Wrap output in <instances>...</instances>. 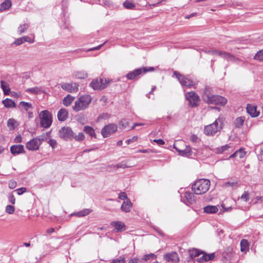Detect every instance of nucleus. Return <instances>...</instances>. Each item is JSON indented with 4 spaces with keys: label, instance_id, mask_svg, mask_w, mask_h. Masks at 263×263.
Instances as JSON below:
<instances>
[{
    "label": "nucleus",
    "instance_id": "nucleus-63",
    "mask_svg": "<svg viewBox=\"0 0 263 263\" xmlns=\"http://www.w3.org/2000/svg\"><path fill=\"white\" fill-rule=\"evenodd\" d=\"M54 229L52 228H50L47 230V233H48V234H51L53 232H54Z\"/></svg>",
    "mask_w": 263,
    "mask_h": 263
},
{
    "label": "nucleus",
    "instance_id": "nucleus-19",
    "mask_svg": "<svg viewBox=\"0 0 263 263\" xmlns=\"http://www.w3.org/2000/svg\"><path fill=\"white\" fill-rule=\"evenodd\" d=\"M111 225L115 228V230L117 232H123L126 230V226L122 221H112L111 222Z\"/></svg>",
    "mask_w": 263,
    "mask_h": 263
},
{
    "label": "nucleus",
    "instance_id": "nucleus-12",
    "mask_svg": "<svg viewBox=\"0 0 263 263\" xmlns=\"http://www.w3.org/2000/svg\"><path fill=\"white\" fill-rule=\"evenodd\" d=\"M187 100L189 102V104L191 107L197 106L199 102V96L193 91H191L185 95Z\"/></svg>",
    "mask_w": 263,
    "mask_h": 263
},
{
    "label": "nucleus",
    "instance_id": "nucleus-38",
    "mask_svg": "<svg viewBox=\"0 0 263 263\" xmlns=\"http://www.w3.org/2000/svg\"><path fill=\"white\" fill-rule=\"evenodd\" d=\"M254 60L259 62L263 61V49L257 51L255 54Z\"/></svg>",
    "mask_w": 263,
    "mask_h": 263
},
{
    "label": "nucleus",
    "instance_id": "nucleus-50",
    "mask_svg": "<svg viewBox=\"0 0 263 263\" xmlns=\"http://www.w3.org/2000/svg\"><path fill=\"white\" fill-rule=\"evenodd\" d=\"M137 140H138V137L134 136L132 138L126 140L125 141V143L127 144H129L130 143L136 142Z\"/></svg>",
    "mask_w": 263,
    "mask_h": 263
},
{
    "label": "nucleus",
    "instance_id": "nucleus-32",
    "mask_svg": "<svg viewBox=\"0 0 263 263\" xmlns=\"http://www.w3.org/2000/svg\"><path fill=\"white\" fill-rule=\"evenodd\" d=\"M74 97L70 95H68L66 97H65L63 100V103L64 105L66 106H69L71 103L73 102V101L74 99Z\"/></svg>",
    "mask_w": 263,
    "mask_h": 263
},
{
    "label": "nucleus",
    "instance_id": "nucleus-1",
    "mask_svg": "<svg viewBox=\"0 0 263 263\" xmlns=\"http://www.w3.org/2000/svg\"><path fill=\"white\" fill-rule=\"evenodd\" d=\"M210 181L208 179H200L197 180L192 185V189L197 195L205 193L209 189Z\"/></svg>",
    "mask_w": 263,
    "mask_h": 263
},
{
    "label": "nucleus",
    "instance_id": "nucleus-47",
    "mask_svg": "<svg viewBox=\"0 0 263 263\" xmlns=\"http://www.w3.org/2000/svg\"><path fill=\"white\" fill-rule=\"evenodd\" d=\"M15 208L14 206L11 205H8L6 208V212L8 214H12L14 212Z\"/></svg>",
    "mask_w": 263,
    "mask_h": 263
},
{
    "label": "nucleus",
    "instance_id": "nucleus-59",
    "mask_svg": "<svg viewBox=\"0 0 263 263\" xmlns=\"http://www.w3.org/2000/svg\"><path fill=\"white\" fill-rule=\"evenodd\" d=\"M190 140L194 142H196L198 140V137L195 135H193L190 137Z\"/></svg>",
    "mask_w": 263,
    "mask_h": 263
},
{
    "label": "nucleus",
    "instance_id": "nucleus-60",
    "mask_svg": "<svg viewBox=\"0 0 263 263\" xmlns=\"http://www.w3.org/2000/svg\"><path fill=\"white\" fill-rule=\"evenodd\" d=\"M9 200H10V202L14 204H15V199L14 197V196L13 195H11L10 196H9Z\"/></svg>",
    "mask_w": 263,
    "mask_h": 263
},
{
    "label": "nucleus",
    "instance_id": "nucleus-26",
    "mask_svg": "<svg viewBox=\"0 0 263 263\" xmlns=\"http://www.w3.org/2000/svg\"><path fill=\"white\" fill-rule=\"evenodd\" d=\"M11 6L10 0H5L0 5V12L8 10Z\"/></svg>",
    "mask_w": 263,
    "mask_h": 263
},
{
    "label": "nucleus",
    "instance_id": "nucleus-52",
    "mask_svg": "<svg viewBox=\"0 0 263 263\" xmlns=\"http://www.w3.org/2000/svg\"><path fill=\"white\" fill-rule=\"evenodd\" d=\"M109 116L108 114L103 113L99 116V117L98 118V120L100 121V120H102V119H107V118H108Z\"/></svg>",
    "mask_w": 263,
    "mask_h": 263
},
{
    "label": "nucleus",
    "instance_id": "nucleus-58",
    "mask_svg": "<svg viewBox=\"0 0 263 263\" xmlns=\"http://www.w3.org/2000/svg\"><path fill=\"white\" fill-rule=\"evenodd\" d=\"M22 142V138L20 135L17 136L14 139V142L21 143Z\"/></svg>",
    "mask_w": 263,
    "mask_h": 263
},
{
    "label": "nucleus",
    "instance_id": "nucleus-2",
    "mask_svg": "<svg viewBox=\"0 0 263 263\" xmlns=\"http://www.w3.org/2000/svg\"><path fill=\"white\" fill-rule=\"evenodd\" d=\"M223 119L222 117L217 118L214 123L206 125L204 128V133L207 136H213L222 129Z\"/></svg>",
    "mask_w": 263,
    "mask_h": 263
},
{
    "label": "nucleus",
    "instance_id": "nucleus-56",
    "mask_svg": "<svg viewBox=\"0 0 263 263\" xmlns=\"http://www.w3.org/2000/svg\"><path fill=\"white\" fill-rule=\"evenodd\" d=\"M153 142L157 143V144L159 145H161L164 144V141L162 139H155L153 140Z\"/></svg>",
    "mask_w": 263,
    "mask_h": 263
},
{
    "label": "nucleus",
    "instance_id": "nucleus-43",
    "mask_svg": "<svg viewBox=\"0 0 263 263\" xmlns=\"http://www.w3.org/2000/svg\"><path fill=\"white\" fill-rule=\"evenodd\" d=\"M190 253L191 257L192 258L198 256L200 254H202V252H200L198 250L194 249L191 250Z\"/></svg>",
    "mask_w": 263,
    "mask_h": 263
},
{
    "label": "nucleus",
    "instance_id": "nucleus-46",
    "mask_svg": "<svg viewBox=\"0 0 263 263\" xmlns=\"http://www.w3.org/2000/svg\"><path fill=\"white\" fill-rule=\"evenodd\" d=\"M76 141H83L85 138V136L82 133H79L77 135L73 137Z\"/></svg>",
    "mask_w": 263,
    "mask_h": 263
},
{
    "label": "nucleus",
    "instance_id": "nucleus-20",
    "mask_svg": "<svg viewBox=\"0 0 263 263\" xmlns=\"http://www.w3.org/2000/svg\"><path fill=\"white\" fill-rule=\"evenodd\" d=\"M11 153L14 155H18L24 152V148L23 145H14L10 147Z\"/></svg>",
    "mask_w": 263,
    "mask_h": 263
},
{
    "label": "nucleus",
    "instance_id": "nucleus-61",
    "mask_svg": "<svg viewBox=\"0 0 263 263\" xmlns=\"http://www.w3.org/2000/svg\"><path fill=\"white\" fill-rule=\"evenodd\" d=\"M103 44H102V45H100L99 46H98L97 47H93V48H90L89 49H88L87 50V51H91V50H98L102 46H103Z\"/></svg>",
    "mask_w": 263,
    "mask_h": 263
},
{
    "label": "nucleus",
    "instance_id": "nucleus-8",
    "mask_svg": "<svg viewBox=\"0 0 263 263\" xmlns=\"http://www.w3.org/2000/svg\"><path fill=\"white\" fill-rule=\"evenodd\" d=\"M174 75L179 81L180 84L182 86L186 87H190L194 85V82L186 77H185L181 74L179 72L177 71L174 72Z\"/></svg>",
    "mask_w": 263,
    "mask_h": 263
},
{
    "label": "nucleus",
    "instance_id": "nucleus-42",
    "mask_svg": "<svg viewBox=\"0 0 263 263\" xmlns=\"http://www.w3.org/2000/svg\"><path fill=\"white\" fill-rule=\"evenodd\" d=\"M157 258L156 255L153 253H150L148 254L144 255L142 259H143L145 261H147L150 259H155Z\"/></svg>",
    "mask_w": 263,
    "mask_h": 263
},
{
    "label": "nucleus",
    "instance_id": "nucleus-28",
    "mask_svg": "<svg viewBox=\"0 0 263 263\" xmlns=\"http://www.w3.org/2000/svg\"><path fill=\"white\" fill-rule=\"evenodd\" d=\"M18 125V123L13 118L9 119L7 121V126L10 130H14Z\"/></svg>",
    "mask_w": 263,
    "mask_h": 263
},
{
    "label": "nucleus",
    "instance_id": "nucleus-51",
    "mask_svg": "<svg viewBox=\"0 0 263 263\" xmlns=\"http://www.w3.org/2000/svg\"><path fill=\"white\" fill-rule=\"evenodd\" d=\"M9 187L11 189H14L16 186V182L14 180H10L9 182Z\"/></svg>",
    "mask_w": 263,
    "mask_h": 263
},
{
    "label": "nucleus",
    "instance_id": "nucleus-41",
    "mask_svg": "<svg viewBox=\"0 0 263 263\" xmlns=\"http://www.w3.org/2000/svg\"><path fill=\"white\" fill-rule=\"evenodd\" d=\"M20 107L26 111H27L29 108L32 107V105L30 103L22 101L20 103Z\"/></svg>",
    "mask_w": 263,
    "mask_h": 263
},
{
    "label": "nucleus",
    "instance_id": "nucleus-33",
    "mask_svg": "<svg viewBox=\"0 0 263 263\" xmlns=\"http://www.w3.org/2000/svg\"><path fill=\"white\" fill-rule=\"evenodd\" d=\"M245 118L244 117L237 118L234 121V124L235 127L240 128L243 124Z\"/></svg>",
    "mask_w": 263,
    "mask_h": 263
},
{
    "label": "nucleus",
    "instance_id": "nucleus-55",
    "mask_svg": "<svg viewBox=\"0 0 263 263\" xmlns=\"http://www.w3.org/2000/svg\"><path fill=\"white\" fill-rule=\"evenodd\" d=\"M15 191L18 195H20L26 192V189L25 187H21L16 190Z\"/></svg>",
    "mask_w": 263,
    "mask_h": 263
},
{
    "label": "nucleus",
    "instance_id": "nucleus-54",
    "mask_svg": "<svg viewBox=\"0 0 263 263\" xmlns=\"http://www.w3.org/2000/svg\"><path fill=\"white\" fill-rule=\"evenodd\" d=\"M125 259L123 257H120L119 258L114 260L110 263H125Z\"/></svg>",
    "mask_w": 263,
    "mask_h": 263
},
{
    "label": "nucleus",
    "instance_id": "nucleus-49",
    "mask_svg": "<svg viewBox=\"0 0 263 263\" xmlns=\"http://www.w3.org/2000/svg\"><path fill=\"white\" fill-rule=\"evenodd\" d=\"M47 141V143L50 145V146L52 147V148H54L57 144V141L54 139H50Z\"/></svg>",
    "mask_w": 263,
    "mask_h": 263
},
{
    "label": "nucleus",
    "instance_id": "nucleus-14",
    "mask_svg": "<svg viewBox=\"0 0 263 263\" xmlns=\"http://www.w3.org/2000/svg\"><path fill=\"white\" fill-rule=\"evenodd\" d=\"M163 259L166 262L170 263H177L179 261V257L176 252H171L163 255Z\"/></svg>",
    "mask_w": 263,
    "mask_h": 263
},
{
    "label": "nucleus",
    "instance_id": "nucleus-21",
    "mask_svg": "<svg viewBox=\"0 0 263 263\" xmlns=\"http://www.w3.org/2000/svg\"><path fill=\"white\" fill-rule=\"evenodd\" d=\"M68 111L65 108L60 109L58 112V118L60 121H64L68 118Z\"/></svg>",
    "mask_w": 263,
    "mask_h": 263
},
{
    "label": "nucleus",
    "instance_id": "nucleus-17",
    "mask_svg": "<svg viewBox=\"0 0 263 263\" xmlns=\"http://www.w3.org/2000/svg\"><path fill=\"white\" fill-rule=\"evenodd\" d=\"M246 109L248 114L253 118L258 117L259 115V111L257 110V107L255 105L248 104Z\"/></svg>",
    "mask_w": 263,
    "mask_h": 263
},
{
    "label": "nucleus",
    "instance_id": "nucleus-5",
    "mask_svg": "<svg viewBox=\"0 0 263 263\" xmlns=\"http://www.w3.org/2000/svg\"><path fill=\"white\" fill-rule=\"evenodd\" d=\"M39 118L42 127L47 128L51 126L52 122V116L49 111L44 110L40 112Z\"/></svg>",
    "mask_w": 263,
    "mask_h": 263
},
{
    "label": "nucleus",
    "instance_id": "nucleus-29",
    "mask_svg": "<svg viewBox=\"0 0 263 263\" xmlns=\"http://www.w3.org/2000/svg\"><path fill=\"white\" fill-rule=\"evenodd\" d=\"M209 52H210L212 54L215 53L219 56H221L222 57H223V58H225L227 59H231L232 58V56L230 54H229V53L225 52L215 50V51H209Z\"/></svg>",
    "mask_w": 263,
    "mask_h": 263
},
{
    "label": "nucleus",
    "instance_id": "nucleus-62",
    "mask_svg": "<svg viewBox=\"0 0 263 263\" xmlns=\"http://www.w3.org/2000/svg\"><path fill=\"white\" fill-rule=\"evenodd\" d=\"M258 159L260 160H263V147L261 148L260 154L258 156Z\"/></svg>",
    "mask_w": 263,
    "mask_h": 263
},
{
    "label": "nucleus",
    "instance_id": "nucleus-57",
    "mask_svg": "<svg viewBox=\"0 0 263 263\" xmlns=\"http://www.w3.org/2000/svg\"><path fill=\"white\" fill-rule=\"evenodd\" d=\"M128 263H142V262L140 259L137 258H134L129 260Z\"/></svg>",
    "mask_w": 263,
    "mask_h": 263
},
{
    "label": "nucleus",
    "instance_id": "nucleus-31",
    "mask_svg": "<svg viewBox=\"0 0 263 263\" xmlns=\"http://www.w3.org/2000/svg\"><path fill=\"white\" fill-rule=\"evenodd\" d=\"M4 106L6 108L14 107L15 106V103L14 101L10 99H6L2 101Z\"/></svg>",
    "mask_w": 263,
    "mask_h": 263
},
{
    "label": "nucleus",
    "instance_id": "nucleus-48",
    "mask_svg": "<svg viewBox=\"0 0 263 263\" xmlns=\"http://www.w3.org/2000/svg\"><path fill=\"white\" fill-rule=\"evenodd\" d=\"M128 124H129L128 122L125 119H123V120H121L119 122V125L123 128H126L128 126Z\"/></svg>",
    "mask_w": 263,
    "mask_h": 263
},
{
    "label": "nucleus",
    "instance_id": "nucleus-15",
    "mask_svg": "<svg viewBox=\"0 0 263 263\" xmlns=\"http://www.w3.org/2000/svg\"><path fill=\"white\" fill-rule=\"evenodd\" d=\"M34 36L33 34L30 36L26 35L15 40L13 42V44L15 45L16 46H18L24 42L32 43L34 42Z\"/></svg>",
    "mask_w": 263,
    "mask_h": 263
},
{
    "label": "nucleus",
    "instance_id": "nucleus-13",
    "mask_svg": "<svg viewBox=\"0 0 263 263\" xmlns=\"http://www.w3.org/2000/svg\"><path fill=\"white\" fill-rule=\"evenodd\" d=\"M59 136L62 139L67 140L73 137V132L69 127H63L59 130Z\"/></svg>",
    "mask_w": 263,
    "mask_h": 263
},
{
    "label": "nucleus",
    "instance_id": "nucleus-35",
    "mask_svg": "<svg viewBox=\"0 0 263 263\" xmlns=\"http://www.w3.org/2000/svg\"><path fill=\"white\" fill-rule=\"evenodd\" d=\"M123 6L127 9L134 10L135 9L136 5L132 2L126 0L123 3Z\"/></svg>",
    "mask_w": 263,
    "mask_h": 263
},
{
    "label": "nucleus",
    "instance_id": "nucleus-7",
    "mask_svg": "<svg viewBox=\"0 0 263 263\" xmlns=\"http://www.w3.org/2000/svg\"><path fill=\"white\" fill-rule=\"evenodd\" d=\"M155 69L153 67H142L134 70V71L129 72L127 74V77L129 80H133L136 77L142 74V73H146L147 72H151L154 71Z\"/></svg>",
    "mask_w": 263,
    "mask_h": 263
},
{
    "label": "nucleus",
    "instance_id": "nucleus-40",
    "mask_svg": "<svg viewBox=\"0 0 263 263\" xmlns=\"http://www.w3.org/2000/svg\"><path fill=\"white\" fill-rule=\"evenodd\" d=\"M91 212V210L86 209L77 212L76 215L78 217H83L88 215Z\"/></svg>",
    "mask_w": 263,
    "mask_h": 263
},
{
    "label": "nucleus",
    "instance_id": "nucleus-30",
    "mask_svg": "<svg viewBox=\"0 0 263 263\" xmlns=\"http://www.w3.org/2000/svg\"><path fill=\"white\" fill-rule=\"evenodd\" d=\"M215 257L214 253H210V254H206L205 253H202V257L200 258V261L202 260L204 261H209L213 260Z\"/></svg>",
    "mask_w": 263,
    "mask_h": 263
},
{
    "label": "nucleus",
    "instance_id": "nucleus-25",
    "mask_svg": "<svg viewBox=\"0 0 263 263\" xmlns=\"http://www.w3.org/2000/svg\"><path fill=\"white\" fill-rule=\"evenodd\" d=\"M132 206V203L129 199L125 200L121 205V210L125 212H129Z\"/></svg>",
    "mask_w": 263,
    "mask_h": 263
},
{
    "label": "nucleus",
    "instance_id": "nucleus-53",
    "mask_svg": "<svg viewBox=\"0 0 263 263\" xmlns=\"http://www.w3.org/2000/svg\"><path fill=\"white\" fill-rule=\"evenodd\" d=\"M119 198L122 200H126L127 199H128L127 198V195L125 192H121L119 195Z\"/></svg>",
    "mask_w": 263,
    "mask_h": 263
},
{
    "label": "nucleus",
    "instance_id": "nucleus-64",
    "mask_svg": "<svg viewBox=\"0 0 263 263\" xmlns=\"http://www.w3.org/2000/svg\"><path fill=\"white\" fill-rule=\"evenodd\" d=\"M116 167H117V168H121V167L124 168V167H125V164H124L120 163V164H118L116 165Z\"/></svg>",
    "mask_w": 263,
    "mask_h": 263
},
{
    "label": "nucleus",
    "instance_id": "nucleus-27",
    "mask_svg": "<svg viewBox=\"0 0 263 263\" xmlns=\"http://www.w3.org/2000/svg\"><path fill=\"white\" fill-rule=\"evenodd\" d=\"M72 77L76 79H84L87 77V73L85 71H77L73 72Z\"/></svg>",
    "mask_w": 263,
    "mask_h": 263
},
{
    "label": "nucleus",
    "instance_id": "nucleus-24",
    "mask_svg": "<svg viewBox=\"0 0 263 263\" xmlns=\"http://www.w3.org/2000/svg\"><path fill=\"white\" fill-rule=\"evenodd\" d=\"M229 149H232L233 146L231 144H226L215 149V152L217 154H221L225 151H229Z\"/></svg>",
    "mask_w": 263,
    "mask_h": 263
},
{
    "label": "nucleus",
    "instance_id": "nucleus-45",
    "mask_svg": "<svg viewBox=\"0 0 263 263\" xmlns=\"http://www.w3.org/2000/svg\"><path fill=\"white\" fill-rule=\"evenodd\" d=\"M240 199L245 202H247L249 200V194L248 192H245L241 196Z\"/></svg>",
    "mask_w": 263,
    "mask_h": 263
},
{
    "label": "nucleus",
    "instance_id": "nucleus-6",
    "mask_svg": "<svg viewBox=\"0 0 263 263\" xmlns=\"http://www.w3.org/2000/svg\"><path fill=\"white\" fill-rule=\"evenodd\" d=\"M45 140H47V138L44 135L39 138H33L26 143V148L29 151H36L39 149L42 141Z\"/></svg>",
    "mask_w": 263,
    "mask_h": 263
},
{
    "label": "nucleus",
    "instance_id": "nucleus-3",
    "mask_svg": "<svg viewBox=\"0 0 263 263\" xmlns=\"http://www.w3.org/2000/svg\"><path fill=\"white\" fill-rule=\"evenodd\" d=\"M91 100V97L89 95L81 96L74 102L72 109L75 111L84 110L88 107Z\"/></svg>",
    "mask_w": 263,
    "mask_h": 263
},
{
    "label": "nucleus",
    "instance_id": "nucleus-39",
    "mask_svg": "<svg viewBox=\"0 0 263 263\" xmlns=\"http://www.w3.org/2000/svg\"><path fill=\"white\" fill-rule=\"evenodd\" d=\"M26 91L31 93H38L42 92V89L41 87H35L33 88H28L26 89Z\"/></svg>",
    "mask_w": 263,
    "mask_h": 263
},
{
    "label": "nucleus",
    "instance_id": "nucleus-36",
    "mask_svg": "<svg viewBox=\"0 0 263 263\" xmlns=\"http://www.w3.org/2000/svg\"><path fill=\"white\" fill-rule=\"evenodd\" d=\"M83 131L87 134H88L91 137L95 136V133L93 129L89 126H85Z\"/></svg>",
    "mask_w": 263,
    "mask_h": 263
},
{
    "label": "nucleus",
    "instance_id": "nucleus-44",
    "mask_svg": "<svg viewBox=\"0 0 263 263\" xmlns=\"http://www.w3.org/2000/svg\"><path fill=\"white\" fill-rule=\"evenodd\" d=\"M28 27L29 25L28 24H23L18 27V31L20 33H23L27 31Z\"/></svg>",
    "mask_w": 263,
    "mask_h": 263
},
{
    "label": "nucleus",
    "instance_id": "nucleus-18",
    "mask_svg": "<svg viewBox=\"0 0 263 263\" xmlns=\"http://www.w3.org/2000/svg\"><path fill=\"white\" fill-rule=\"evenodd\" d=\"M182 200L187 205H189L195 202V196L191 192H185Z\"/></svg>",
    "mask_w": 263,
    "mask_h": 263
},
{
    "label": "nucleus",
    "instance_id": "nucleus-16",
    "mask_svg": "<svg viewBox=\"0 0 263 263\" xmlns=\"http://www.w3.org/2000/svg\"><path fill=\"white\" fill-rule=\"evenodd\" d=\"M61 87L63 89L71 92L78 90V85L76 83H62Z\"/></svg>",
    "mask_w": 263,
    "mask_h": 263
},
{
    "label": "nucleus",
    "instance_id": "nucleus-11",
    "mask_svg": "<svg viewBox=\"0 0 263 263\" xmlns=\"http://www.w3.org/2000/svg\"><path fill=\"white\" fill-rule=\"evenodd\" d=\"M184 144L183 142L179 141L174 144V148L179 153V154L182 156L190 157L192 156L191 148L190 146H185L183 149L179 148L178 146Z\"/></svg>",
    "mask_w": 263,
    "mask_h": 263
},
{
    "label": "nucleus",
    "instance_id": "nucleus-9",
    "mask_svg": "<svg viewBox=\"0 0 263 263\" xmlns=\"http://www.w3.org/2000/svg\"><path fill=\"white\" fill-rule=\"evenodd\" d=\"M108 83L106 79L100 78L93 80L90 84V86L95 90H101L105 88Z\"/></svg>",
    "mask_w": 263,
    "mask_h": 263
},
{
    "label": "nucleus",
    "instance_id": "nucleus-10",
    "mask_svg": "<svg viewBox=\"0 0 263 263\" xmlns=\"http://www.w3.org/2000/svg\"><path fill=\"white\" fill-rule=\"evenodd\" d=\"M117 130V126L114 123L105 126L101 130V134L104 138L109 137Z\"/></svg>",
    "mask_w": 263,
    "mask_h": 263
},
{
    "label": "nucleus",
    "instance_id": "nucleus-4",
    "mask_svg": "<svg viewBox=\"0 0 263 263\" xmlns=\"http://www.w3.org/2000/svg\"><path fill=\"white\" fill-rule=\"evenodd\" d=\"M203 98L204 101L208 104L224 106L227 103L226 98L219 95H211L205 93L203 96Z\"/></svg>",
    "mask_w": 263,
    "mask_h": 263
},
{
    "label": "nucleus",
    "instance_id": "nucleus-34",
    "mask_svg": "<svg viewBox=\"0 0 263 263\" xmlns=\"http://www.w3.org/2000/svg\"><path fill=\"white\" fill-rule=\"evenodd\" d=\"M249 249L248 241L246 239H242L240 241V251L246 252Z\"/></svg>",
    "mask_w": 263,
    "mask_h": 263
},
{
    "label": "nucleus",
    "instance_id": "nucleus-37",
    "mask_svg": "<svg viewBox=\"0 0 263 263\" xmlns=\"http://www.w3.org/2000/svg\"><path fill=\"white\" fill-rule=\"evenodd\" d=\"M1 87L4 91V94L8 95L9 92L10 91V89L9 88L7 83L4 81H1Z\"/></svg>",
    "mask_w": 263,
    "mask_h": 263
},
{
    "label": "nucleus",
    "instance_id": "nucleus-23",
    "mask_svg": "<svg viewBox=\"0 0 263 263\" xmlns=\"http://www.w3.org/2000/svg\"><path fill=\"white\" fill-rule=\"evenodd\" d=\"M246 155V152L243 148H240L238 151H236L232 155L230 156V158H233L235 157H238L239 159L243 158Z\"/></svg>",
    "mask_w": 263,
    "mask_h": 263
},
{
    "label": "nucleus",
    "instance_id": "nucleus-22",
    "mask_svg": "<svg viewBox=\"0 0 263 263\" xmlns=\"http://www.w3.org/2000/svg\"><path fill=\"white\" fill-rule=\"evenodd\" d=\"M218 211V206L209 205L203 209V212L206 214H214Z\"/></svg>",
    "mask_w": 263,
    "mask_h": 263
}]
</instances>
